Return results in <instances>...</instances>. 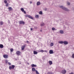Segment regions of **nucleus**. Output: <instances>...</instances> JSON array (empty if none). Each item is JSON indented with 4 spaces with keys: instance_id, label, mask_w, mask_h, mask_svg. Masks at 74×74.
<instances>
[{
    "instance_id": "72a5a7b5",
    "label": "nucleus",
    "mask_w": 74,
    "mask_h": 74,
    "mask_svg": "<svg viewBox=\"0 0 74 74\" xmlns=\"http://www.w3.org/2000/svg\"><path fill=\"white\" fill-rule=\"evenodd\" d=\"M8 65H11V63H10V62H8Z\"/></svg>"
},
{
    "instance_id": "412c9836",
    "label": "nucleus",
    "mask_w": 74,
    "mask_h": 74,
    "mask_svg": "<svg viewBox=\"0 0 74 74\" xmlns=\"http://www.w3.org/2000/svg\"><path fill=\"white\" fill-rule=\"evenodd\" d=\"M38 53L37 52H36L35 51H34V54H37Z\"/></svg>"
},
{
    "instance_id": "a19ab883",
    "label": "nucleus",
    "mask_w": 74,
    "mask_h": 74,
    "mask_svg": "<svg viewBox=\"0 0 74 74\" xmlns=\"http://www.w3.org/2000/svg\"><path fill=\"white\" fill-rule=\"evenodd\" d=\"M69 74H74L73 73H70Z\"/></svg>"
},
{
    "instance_id": "4be33fe9",
    "label": "nucleus",
    "mask_w": 74,
    "mask_h": 74,
    "mask_svg": "<svg viewBox=\"0 0 74 74\" xmlns=\"http://www.w3.org/2000/svg\"><path fill=\"white\" fill-rule=\"evenodd\" d=\"M52 29L53 31L56 30H57V29H56L54 27L52 28Z\"/></svg>"
},
{
    "instance_id": "dca6fc26",
    "label": "nucleus",
    "mask_w": 74,
    "mask_h": 74,
    "mask_svg": "<svg viewBox=\"0 0 74 74\" xmlns=\"http://www.w3.org/2000/svg\"><path fill=\"white\" fill-rule=\"evenodd\" d=\"M32 70L33 71H36V69L35 68H32Z\"/></svg>"
},
{
    "instance_id": "473e14b6",
    "label": "nucleus",
    "mask_w": 74,
    "mask_h": 74,
    "mask_svg": "<svg viewBox=\"0 0 74 74\" xmlns=\"http://www.w3.org/2000/svg\"><path fill=\"white\" fill-rule=\"evenodd\" d=\"M40 51L41 52H44V51L43 50H41Z\"/></svg>"
},
{
    "instance_id": "f704fd0d",
    "label": "nucleus",
    "mask_w": 74,
    "mask_h": 74,
    "mask_svg": "<svg viewBox=\"0 0 74 74\" xmlns=\"http://www.w3.org/2000/svg\"><path fill=\"white\" fill-rule=\"evenodd\" d=\"M67 4L68 5H70V3L69 2H67Z\"/></svg>"
},
{
    "instance_id": "ea45409f",
    "label": "nucleus",
    "mask_w": 74,
    "mask_h": 74,
    "mask_svg": "<svg viewBox=\"0 0 74 74\" xmlns=\"http://www.w3.org/2000/svg\"><path fill=\"white\" fill-rule=\"evenodd\" d=\"M44 51L45 52H47V51L46 50H45Z\"/></svg>"
},
{
    "instance_id": "cd10ccee",
    "label": "nucleus",
    "mask_w": 74,
    "mask_h": 74,
    "mask_svg": "<svg viewBox=\"0 0 74 74\" xmlns=\"http://www.w3.org/2000/svg\"><path fill=\"white\" fill-rule=\"evenodd\" d=\"M8 5H9V4H8V3H6V4L5 6H6V7H8Z\"/></svg>"
},
{
    "instance_id": "4468645a",
    "label": "nucleus",
    "mask_w": 74,
    "mask_h": 74,
    "mask_svg": "<svg viewBox=\"0 0 74 74\" xmlns=\"http://www.w3.org/2000/svg\"><path fill=\"white\" fill-rule=\"evenodd\" d=\"M41 4V3L40 2H38L37 3V5H39Z\"/></svg>"
},
{
    "instance_id": "2eb2a0df",
    "label": "nucleus",
    "mask_w": 74,
    "mask_h": 74,
    "mask_svg": "<svg viewBox=\"0 0 74 74\" xmlns=\"http://www.w3.org/2000/svg\"><path fill=\"white\" fill-rule=\"evenodd\" d=\"M49 63L50 65H51L52 64H53V62L51 61H49Z\"/></svg>"
},
{
    "instance_id": "a878e982",
    "label": "nucleus",
    "mask_w": 74,
    "mask_h": 74,
    "mask_svg": "<svg viewBox=\"0 0 74 74\" xmlns=\"http://www.w3.org/2000/svg\"><path fill=\"white\" fill-rule=\"evenodd\" d=\"M39 14H42V11H40L39 13Z\"/></svg>"
},
{
    "instance_id": "ddd939ff",
    "label": "nucleus",
    "mask_w": 74,
    "mask_h": 74,
    "mask_svg": "<svg viewBox=\"0 0 74 74\" xmlns=\"http://www.w3.org/2000/svg\"><path fill=\"white\" fill-rule=\"evenodd\" d=\"M31 65L32 67H36L37 66V65H35L34 64H31Z\"/></svg>"
},
{
    "instance_id": "c9c22d12",
    "label": "nucleus",
    "mask_w": 74,
    "mask_h": 74,
    "mask_svg": "<svg viewBox=\"0 0 74 74\" xmlns=\"http://www.w3.org/2000/svg\"><path fill=\"white\" fill-rule=\"evenodd\" d=\"M34 29H37V27H34Z\"/></svg>"
},
{
    "instance_id": "2f4dec72",
    "label": "nucleus",
    "mask_w": 74,
    "mask_h": 74,
    "mask_svg": "<svg viewBox=\"0 0 74 74\" xmlns=\"http://www.w3.org/2000/svg\"><path fill=\"white\" fill-rule=\"evenodd\" d=\"M49 74H53V73H52V72H49Z\"/></svg>"
},
{
    "instance_id": "7ed1b4c3",
    "label": "nucleus",
    "mask_w": 74,
    "mask_h": 74,
    "mask_svg": "<svg viewBox=\"0 0 74 74\" xmlns=\"http://www.w3.org/2000/svg\"><path fill=\"white\" fill-rule=\"evenodd\" d=\"M15 66L14 65H11L9 66V69L10 70L14 69V68Z\"/></svg>"
},
{
    "instance_id": "f8f14e48",
    "label": "nucleus",
    "mask_w": 74,
    "mask_h": 74,
    "mask_svg": "<svg viewBox=\"0 0 74 74\" xmlns=\"http://www.w3.org/2000/svg\"><path fill=\"white\" fill-rule=\"evenodd\" d=\"M49 53L50 54H53V50H50L49 51Z\"/></svg>"
},
{
    "instance_id": "b1692460",
    "label": "nucleus",
    "mask_w": 74,
    "mask_h": 74,
    "mask_svg": "<svg viewBox=\"0 0 74 74\" xmlns=\"http://www.w3.org/2000/svg\"><path fill=\"white\" fill-rule=\"evenodd\" d=\"M35 17L36 18H39V15H36L35 16Z\"/></svg>"
},
{
    "instance_id": "9d476101",
    "label": "nucleus",
    "mask_w": 74,
    "mask_h": 74,
    "mask_svg": "<svg viewBox=\"0 0 74 74\" xmlns=\"http://www.w3.org/2000/svg\"><path fill=\"white\" fill-rule=\"evenodd\" d=\"M62 73L63 74H65L66 73V71L65 70H63L62 71Z\"/></svg>"
},
{
    "instance_id": "393cba45",
    "label": "nucleus",
    "mask_w": 74,
    "mask_h": 74,
    "mask_svg": "<svg viewBox=\"0 0 74 74\" xmlns=\"http://www.w3.org/2000/svg\"><path fill=\"white\" fill-rule=\"evenodd\" d=\"M10 49L11 52H12L14 51V49L12 48Z\"/></svg>"
},
{
    "instance_id": "0eeeda50",
    "label": "nucleus",
    "mask_w": 74,
    "mask_h": 74,
    "mask_svg": "<svg viewBox=\"0 0 74 74\" xmlns=\"http://www.w3.org/2000/svg\"><path fill=\"white\" fill-rule=\"evenodd\" d=\"M21 10L23 12H24V13L26 14V12L25 11L23 8H21Z\"/></svg>"
},
{
    "instance_id": "79ce46f5",
    "label": "nucleus",
    "mask_w": 74,
    "mask_h": 74,
    "mask_svg": "<svg viewBox=\"0 0 74 74\" xmlns=\"http://www.w3.org/2000/svg\"><path fill=\"white\" fill-rule=\"evenodd\" d=\"M40 31L41 32H42V30L41 29L40 30Z\"/></svg>"
},
{
    "instance_id": "c85d7f7f",
    "label": "nucleus",
    "mask_w": 74,
    "mask_h": 74,
    "mask_svg": "<svg viewBox=\"0 0 74 74\" xmlns=\"http://www.w3.org/2000/svg\"><path fill=\"white\" fill-rule=\"evenodd\" d=\"M5 64H7L8 63V61L7 60H5Z\"/></svg>"
},
{
    "instance_id": "f3484780",
    "label": "nucleus",
    "mask_w": 74,
    "mask_h": 74,
    "mask_svg": "<svg viewBox=\"0 0 74 74\" xmlns=\"http://www.w3.org/2000/svg\"><path fill=\"white\" fill-rule=\"evenodd\" d=\"M60 33L61 34H63V33H64V32L62 30H60Z\"/></svg>"
},
{
    "instance_id": "f03ea898",
    "label": "nucleus",
    "mask_w": 74,
    "mask_h": 74,
    "mask_svg": "<svg viewBox=\"0 0 74 74\" xmlns=\"http://www.w3.org/2000/svg\"><path fill=\"white\" fill-rule=\"evenodd\" d=\"M60 8H62L65 11H69V10L68 9H67L66 8L64 7V6H60Z\"/></svg>"
},
{
    "instance_id": "e433bc0d",
    "label": "nucleus",
    "mask_w": 74,
    "mask_h": 74,
    "mask_svg": "<svg viewBox=\"0 0 74 74\" xmlns=\"http://www.w3.org/2000/svg\"><path fill=\"white\" fill-rule=\"evenodd\" d=\"M30 30H31V31H32L33 30V28H30Z\"/></svg>"
},
{
    "instance_id": "6e6552de",
    "label": "nucleus",
    "mask_w": 74,
    "mask_h": 74,
    "mask_svg": "<svg viewBox=\"0 0 74 74\" xmlns=\"http://www.w3.org/2000/svg\"><path fill=\"white\" fill-rule=\"evenodd\" d=\"M19 23L20 24L24 25L25 24V22L23 21H21L19 22Z\"/></svg>"
},
{
    "instance_id": "f257e3e1",
    "label": "nucleus",
    "mask_w": 74,
    "mask_h": 74,
    "mask_svg": "<svg viewBox=\"0 0 74 74\" xmlns=\"http://www.w3.org/2000/svg\"><path fill=\"white\" fill-rule=\"evenodd\" d=\"M58 43H60V44H63L64 43V45H66L68 44V42H67L66 41H58Z\"/></svg>"
},
{
    "instance_id": "1a4fd4ad",
    "label": "nucleus",
    "mask_w": 74,
    "mask_h": 74,
    "mask_svg": "<svg viewBox=\"0 0 74 74\" xmlns=\"http://www.w3.org/2000/svg\"><path fill=\"white\" fill-rule=\"evenodd\" d=\"M26 46L25 45H23L21 46V50L22 51H23L24 50L25 48V47Z\"/></svg>"
},
{
    "instance_id": "7c9ffc66",
    "label": "nucleus",
    "mask_w": 74,
    "mask_h": 74,
    "mask_svg": "<svg viewBox=\"0 0 74 74\" xmlns=\"http://www.w3.org/2000/svg\"><path fill=\"white\" fill-rule=\"evenodd\" d=\"M45 58H46V57H45V56H44V57H42V58H43V60H45Z\"/></svg>"
},
{
    "instance_id": "aec40b11",
    "label": "nucleus",
    "mask_w": 74,
    "mask_h": 74,
    "mask_svg": "<svg viewBox=\"0 0 74 74\" xmlns=\"http://www.w3.org/2000/svg\"><path fill=\"white\" fill-rule=\"evenodd\" d=\"M0 24L1 25H3V21H0Z\"/></svg>"
},
{
    "instance_id": "20e7f679",
    "label": "nucleus",
    "mask_w": 74,
    "mask_h": 74,
    "mask_svg": "<svg viewBox=\"0 0 74 74\" xmlns=\"http://www.w3.org/2000/svg\"><path fill=\"white\" fill-rule=\"evenodd\" d=\"M25 16L27 17H28L29 18H30L32 19H34L33 18L32 16L29 15H25Z\"/></svg>"
},
{
    "instance_id": "5701e85b",
    "label": "nucleus",
    "mask_w": 74,
    "mask_h": 74,
    "mask_svg": "<svg viewBox=\"0 0 74 74\" xmlns=\"http://www.w3.org/2000/svg\"><path fill=\"white\" fill-rule=\"evenodd\" d=\"M53 45H54V44H53V43L51 42V44L50 45V46H53Z\"/></svg>"
},
{
    "instance_id": "58836bf2",
    "label": "nucleus",
    "mask_w": 74,
    "mask_h": 74,
    "mask_svg": "<svg viewBox=\"0 0 74 74\" xmlns=\"http://www.w3.org/2000/svg\"><path fill=\"white\" fill-rule=\"evenodd\" d=\"M27 43H29V41L28 40L27 41Z\"/></svg>"
},
{
    "instance_id": "bb28decb",
    "label": "nucleus",
    "mask_w": 74,
    "mask_h": 74,
    "mask_svg": "<svg viewBox=\"0 0 74 74\" xmlns=\"http://www.w3.org/2000/svg\"><path fill=\"white\" fill-rule=\"evenodd\" d=\"M4 2L5 3H7V1L6 0H5V1H4Z\"/></svg>"
},
{
    "instance_id": "6ab92c4d",
    "label": "nucleus",
    "mask_w": 74,
    "mask_h": 74,
    "mask_svg": "<svg viewBox=\"0 0 74 74\" xmlns=\"http://www.w3.org/2000/svg\"><path fill=\"white\" fill-rule=\"evenodd\" d=\"M45 25V24L43 23H42L40 24V26H44Z\"/></svg>"
},
{
    "instance_id": "9b49d317",
    "label": "nucleus",
    "mask_w": 74,
    "mask_h": 74,
    "mask_svg": "<svg viewBox=\"0 0 74 74\" xmlns=\"http://www.w3.org/2000/svg\"><path fill=\"white\" fill-rule=\"evenodd\" d=\"M8 9L9 10V11H11L13 10V9L11 7H9L8 8Z\"/></svg>"
},
{
    "instance_id": "c756f323",
    "label": "nucleus",
    "mask_w": 74,
    "mask_h": 74,
    "mask_svg": "<svg viewBox=\"0 0 74 74\" xmlns=\"http://www.w3.org/2000/svg\"><path fill=\"white\" fill-rule=\"evenodd\" d=\"M72 57V58H74V53L73 54Z\"/></svg>"
},
{
    "instance_id": "37998d69",
    "label": "nucleus",
    "mask_w": 74,
    "mask_h": 74,
    "mask_svg": "<svg viewBox=\"0 0 74 74\" xmlns=\"http://www.w3.org/2000/svg\"><path fill=\"white\" fill-rule=\"evenodd\" d=\"M28 64H29V63H28Z\"/></svg>"
},
{
    "instance_id": "39448f33",
    "label": "nucleus",
    "mask_w": 74,
    "mask_h": 74,
    "mask_svg": "<svg viewBox=\"0 0 74 74\" xmlns=\"http://www.w3.org/2000/svg\"><path fill=\"white\" fill-rule=\"evenodd\" d=\"M3 58L5 59H7L8 58L9 56L8 54H5L3 56Z\"/></svg>"
},
{
    "instance_id": "423d86ee",
    "label": "nucleus",
    "mask_w": 74,
    "mask_h": 74,
    "mask_svg": "<svg viewBox=\"0 0 74 74\" xmlns=\"http://www.w3.org/2000/svg\"><path fill=\"white\" fill-rule=\"evenodd\" d=\"M16 53L17 55H21V52L18 51H16Z\"/></svg>"
},
{
    "instance_id": "4c0bfd02",
    "label": "nucleus",
    "mask_w": 74,
    "mask_h": 74,
    "mask_svg": "<svg viewBox=\"0 0 74 74\" xmlns=\"http://www.w3.org/2000/svg\"><path fill=\"white\" fill-rule=\"evenodd\" d=\"M30 4H32V1H30Z\"/></svg>"
},
{
    "instance_id": "a211bd4d",
    "label": "nucleus",
    "mask_w": 74,
    "mask_h": 74,
    "mask_svg": "<svg viewBox=\"0 0 74 74\" xmlns=\"http://www.w3.org/2000/svg\"><path fill=\"white\" fill-rule=\"evenodd\" d=\"M3 47V45L2 44H0V48H2Z\"/></svg>"
}]
</instances>
